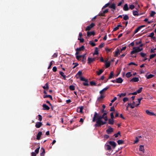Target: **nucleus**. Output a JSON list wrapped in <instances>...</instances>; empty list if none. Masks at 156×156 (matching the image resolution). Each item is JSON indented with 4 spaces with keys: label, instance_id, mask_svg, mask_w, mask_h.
<instances>
[{
    "label": "nucleus",
    "instance_id": "obj_16",
    "mask_svg": "<svg viewBox=\"0 0 156 156\" xmlns=\"http://www.w3.org/2000/svg\"><path fill=\"white\" fill-rule=\"evenodd\" d=\"M42 134V133L41 132H38V134H37V139L39 140H40V137L41 136V135Z\"/></svg>",
    "mask_w": 156,
    "mask_h": 156
},
{
    "label": "nucleus",
    "instance_id": "obj_25",
    "mask_svg": "<svg viewBox=\"0 0 156 156\" xmlns=\"http://www.w3.org/2000/svg\"><path fill=\"white\" fill-rule=\"evenodd\" d=\"M139 150L142 151L143 153H144V146L143 145H140L139 147Z\"/></svg>",
    "mask_w": 156,
    "mask_h": 156
},
{
    "label": "nucleus",
    "instance_id": "obj_8",
    "mask_svg": "<svg viewBox=\"0 0 156 156\" xmlns=\"http://www.w3.org/2000/svg\"><path fill=\"white\" fill-rule=\"evenodd\" d=\"M109 144L111 145L114 148L116 146L117 144L116 143L113 141H110L109 142Z\"/></svg>",
    "mask_w": 156,
    "mask_h": 156
},
{
    "label": "nucleus",
    "instance_id": "obj_2",
    "mask_svg": "<svg viewBox=\"0 0 156 156\" xmlns=\"http://www.w3.org/2000/svg\"><path fill=\"white\" fill-rule=\"evenodd\" d=\"M85 54L83 55H76V59L78 60H82L83 64H85L86 61V57L85 56Z\"/></svg>",
    "mask_w": 156,
    "mask_h": 156
},
{
    "label": "nucleus",
    "instance_id": "obj_15",
    "mask_svg": "<svg viewBox=\"0 0 156 156\" xmlns=\"http://www.w3.org/2000/svg\"><path fill=\"white\" fill-rule=\"evenodd\" d=\"M85 49V47L83 45L79 48H77L76 49V51H83Z\"/></svg>",
    "mask_w": 156,
    "mask_h": 156
},
{
    "label": "nucleus",
    "instance_id": "obj_24",
    "mask_svg": "<svg viewBox=\"0 0 156 156\" xmlns=\"http://www.w3.org/2000/svg\"><path fill=\"white\" fill-rule=\"evenodd\" d=\"M108 123L109 124L112 125L114 123V120L113 119H108Z\"/></svg>",
    "mask_w": 156,
    "mask_h": 156
},
{
    "label": "nucleus",
    "instance_id": "obj_21",
    "mask_svg": "<svg viewBox=\"0 0 156 156\" xmlns=\"http://www.w3.org/2000/svg\"><path fill=\"white\" fill-rule=\"evenodd\" d=\"M108 88L109 87H106L100 91V94H102L104 93V92L106 91Z\"/></svg>",
    "mask_w": 156,
    "mask_h": 156
},
{
    "label": "nucleus",
    "instance_id": "obj_35",
    "mask_svg": "<svg viewBox=\"0 0 156 156\" xmlns=\"http://www.w3.org/2000/svg\"><path fill=\"white\" fill-rule=\"evenodd\" d=\"M105 147L106 148V149L108 150H110L111 149V146L108 144H106L105 145Z\"/></svg>",
    "mask_w": 156,
    "mask_h": 156
},
{
    "label": "nucleus",
    "instance_id": "obj_43",
    "mask_svg": "<svg viewBox=\"0 0 156 156\" xmlns=\"http://www.w3.org/2000/svg\"><path fill=\"white\" fill-rule=\"evenodd\" d=\"M156 12L154 11H151V12L150 15V16L151 17H154V16Z\"/></svg>",
    "mask_w": 156,
    "mask_h": 156
},
{
    "label": "nucleus",
    "instance_id": "obj_44",
    "mask_svg": "<svg viewBox=\"0 0 156 156\" xmlns=\"http://www.w3.org/2000/svg\"><path fill=\"white\" fill-rule=\"evenodd\" d=\"M154 35V32L151 33L148 36V37L152 38Z\"/></svg>",
    "mask_w": 156,
    "mask_h": 156
},
{
    "label": "nucleus",
    "instance_id": "obj_12",
    "mask_svg": "<svg viewBox=\"0 0 156 156\" xmlns=\"http://www.w3.org/2000/svg\"><path fill=\"white\" fill-rule=\"evenodd\" d=\"M42 125V123L41 122H37L35 124V127L37 128H40Z\"/></svg>",
    "mask_w": 156,
    "mask_h": 156
},
{
    "label": "nucleus",
    "instance_id": "obj_33",
    "mask_svg": "<svg viewBox=\"0 0 156 156\" xmlns=\"http://www.w3.org/2000/svg\"><path fill=\"white\" fill-rule=\"evenodd\" d=\"M43 97L44 98H50L51 100H52V97L51 95H44Z\"/></svg>",
    "mask_w": 156,
    "mask_h": 156
},
{
    "label": "nucleus",
    "instance_id": "obj_37",
    "mask_svg": "<svg viewBox=\"0 0 156 156\" xmlns=\"http://www.w3.org/2000/svg\"><path fill=\"white\" fill-rule=\"evenodd\" d=\"M104 71V70L102 69H100L99 70V71H97L96 73H97V75H100Z\"/></svg>",
    "mask_w": 156,
    "mask_h": 156
},
{
    "label": "nucleus",
    "instance_id": "obj_45",
    "mask_svg": "<svg viewBox=\"0 0 156 156\" xmlns=\"http://www.w3.org/2000/svg\"><path fill=\"white\" fill-rule=\"evenodd\" d=\"M140 29H141L139 27H138L134 31V34H135L137 33L139 30H140Z\"/></svg>",
    "mask_w": 156,
    "mask_h": 156
},
{
    "label": "nucleus",
    "instance_id": "obj_42",
    "mask_svg": "<svg viewBox=\"0 0 156 156\" xmlns=\"http://www.w3.org/2000/svg\"><path fill=\"white\" fill-rule=\"evenodd\" d=\"M110 65V62H106L105 63L106 67L107 68L109 67Z\"/></svg>",
    "mask_w": 156,
    "mask_h": 156
},
{
    "label": "nucleus",
    "instance_id": "obj_50",
    "mask_svg": "<svg viewBox=\"0 0 156 156\" xmlns=\"http://www.w3.org/2000/svg\"><path fill=\"white\" fill-rule=\"evenodd\" d=\"M87 81H85V82H83V84L84 85V86H88L89 84H88V81L87 80Z\"/></svg>",
    "mask_w": 156,
    "mask_h": 156
},
{
    "label": "nucleus",
    "instance_id": "obj_17",
    "mask_svg": "<svg viewBox=\"0 0 156 156\" xmlns=\"http://www.w3.org/2000/svg\"><path fill=\"white\" fill-rule=\"evenodd\" d=\"M115 52V54L114 55V56L115 57H117L118 56V55H119L120 54L118 48L116 49Z\"/></svg>",
    "mask_w": 156,
    "mask_h": 156
},
{
    "label": "nucleus",
    "instance_id": "obj_5",
    "mask_svg": "<svg viewBox=\"0 0 156 156\" xmlns=\"http://www.w3.org/2000/svg\"><path fill=\"white\" fill-rule=\"evenodd\" d=\"M96 58H91L90 57H88L87 59L88 62V64H90L92 62L96 60Z\"/></svg>",
    "mask_w": 156,
    "mask_h": 156
},
{
    "label": "nucleus",
    "instance_id": "obj_51",
    "mask_svg": "<svg viewBox=\"0 0 156 156\" xmlns=\"http://www.w3.org/2000/svg\"><path fill=\"white\" fill-rule=\"evenodd\" d=\"M142 99H143V98H138V99L139 103H138V104H136V106L137 107L138 105H140V101H141V100H142Z\"/></svg>",
    "mask_w": 156,
    "mask_h": 156
},
{
    "label": "nucleus",
    "instance_id": "obj_56",
    "mask_svg": "<svg viewBox=\"0 0 156 156\" xmlns=\"http://www.w3.org/2000/svg\"><path fill=\"white\" fill-rule=\"evenodd\" d=\"M135 8V6L133 5H129V8L132 10Z\"/></svg>",
    "mask_w": 156,
    "mask_h": 156
},
{
    "label": "nucleus",
    "instance_id": "obj_57",
    "mask_svg": "<svg viewBox=\"0 0 156 156\" xmlns=\"http://www.w3.org/2000/svg\"><path fill=\"white\" fill-rule=\"evenodd\" d=\"M53 61H52L50 62V64H49V66L48 67V69H49L51 68V66L53 64Z\"/></svg>",
    "mask_w": 156,
    "mask_h": 156
},
{
    "label": "nucleus",
    "instance_id": "obj_30",
    "mask_svg": "<svg viewBox=\"0 0 156 156\" xmlns=\"http://www.w3.org/2000/svg\"><path fill=\"white\" fill-rule=\"evenodd\" d=\"M98 48L96 47L94 51V53L93 54V55H98Z\"/></svg>",
    "mask_w": 156,
    "mask_h": 156
},
{
    "label": "nucleus",
    "instance_id": "obj_64",
    "mask_svg": "<svg viewBox=\"0 0 156 156\" xmlns=\"http://www.w3.org/2000/svg\"><path fill=\"white\" fill-rule=\"evenodd\" d=\"M52 70L54 72H56L57 70V68L56 66L53 67Z\"/></svg>",
    "mask_w": 156,
    "mask_h": 156
},
{
    "label": "nucleus",
    "instance_id": "obj_49",
    "mask_svg": "<svg viewBox=\"0 0 156 156\" xmlns=\"http://www.w3.org/2000/svg\"><path fill=\"white\" fill-rule=\"evenodd\" d=\"M90 84L91 86H96V83L93 81L90 82Z\"/></svg>",
    "mask_w": 156,
    "mask_h": 156
},
{
    "label": "nucleus",
    "instance_id": "obj_34",
    "mask_svg": "<svg viewBox=\"0 0 156 156\" xmlns=\"http://www.w3.org/2000/svg\"><path fill=\"white\" fill-rule=\"evenodd\" d=\"M141 57L143 58H145L147 56V54L145 53L141 52L139 53Z\"/></svg>",
    "mask_w": 156,
    "mask_h": 156
},
{
    "label": "nucleus",
    "instance_id": "obj_23",
    "mask_svg": "<svg viewBox=\"0 0 156 156\" xmlns=\"http://www.w3.org/2000/svg\"><path fill=\"white\" fill-rule=\"evenodd\" d=\"M45 90H48L49 89V87L48 86V83H46L45 85L44 86L42 87Z\"/></svg>",
    "mask_w": 156,
    "mask_h": 156
},
{
    "label": "nucleus",
    "instance_id": "obj_63",
    "mask_svg": "<svg viewBox=\"0 0 156 156\" xmlns=\"http://www.w3.org/2000/svg\"><path fill=\"white\" fill-rule=\"evenodd\" d=\"M128 100V98L125 97L123 98V101L124 102H125L126 101H127Z\"/></svg>",
    "mask_w": 156,
    "mask_h": 156
},
{
    "label": "nucleus",
    "instance_id": "obj_58",
    "mask_svg": "<svg viewBox=\"0 0 156 156\" xmlns=\"http://www.w3.org/2000/svg\"><path fill=\"white\" fill-rule=\"evenodd\" d=\"M80 80L81 81H87V80L86 79L84 78L81 76L80 77Z\"/></svg>",
    "mask_w": 156,
    "mask_h": 156
},
{
    "label": "nucleus",
    "instance_id": "obj_54",
    "mask_svg": "<svg viewBox=\"0 0 156 156\" xmlns=\"http://www.w3.org/2000/svg\"><path fill=\"white\" fill-rule=\"evenodd\" d=\"M38 120H39L40 121H41L42 120V117L41 115H38Z\"/></svg>",
    "mask_w": 156,
    "mask_h": 156
},
{
    "label": "nucleus",
    "instance_id": "obj_32",
    "mask_svg": "<svg viewBox=\"0 0 156 156\" xmlns=\"http://www.w3.org/2000/svg\"><path fill=\"white\" fill-rule=\"evenodd\" d=\"M133 14L135 16H138L140 15L137 11H133Z\"/></svg>",
    "mask_w": 156,
    "mask_h": 156
},
{
    "label": "nucleus",
    "instance_id": "obj_47",
    "mask_svg": "<svg viewBox=\"0 0 156 156\" xmlns=\"http://www.w3.org/2000/svg\"><path fill=\"white\" fill-rule=\"evenodd\" d=\"M126 95V93H121L120 94H119L118 96H119L120 97H122L125 96Z\"/></svg>",
    "mask_w": 156,
    "mask_h": 156
},
{
    "label": "nucleus",
    "instance_id": "obj_55",
    "mask_svg": "<svg viewBox=\"0 0 156 156\" xmlns=\"http://www.w3.org/2000/svg\"><path fill=\"white\" fill-rule=\"evenodd\" d=\"M40 148V147H39L37 148L35 150V152L36 154H38L39 153V150Z\"/></svg>",
    "mask_w": 156,
    "mask_h": 156
},
{
    "label": "nucleus",
    "instance_id": "obj_48",
    "mask_svg": "<svg viewBox=\"0 0 156 156\" xmlns=\"http://www.w3.org/2000/svg\"><path fill=\"white\" fill-rule=\"evenodd\" d=\"M143 88L142 87H140V88L139 89L137 90L136 91L137 93H140L141 92Z\"/></svg>",
    "mask_w": 156,
    "mask_h": 156
},
{
    "label": "nucleus",
    "instance_id": "obj_61",
    "mask_svg": "<svg viewBox=\"0 0 156 156\" xmlns=\"http://www.w3.org/2000/svg\"><path fill=\"white\" fill-rule=\"evenodd\" d=\"M126 54V53H124L122 55H120L119 57L120 58H122L124 57Z\"/></svg>",
    "mask_w": 156,
    "mask_h": 156
},
{
    "label": "nucleus",
    "instance_id": "obj_20",
    "mask_svg": "<svg viewBox=\"0 0 156 156\" xmlns=\"http://www.w3.org/2000/svg\"><path fill=\"white\" fill-rule=\"evenodd\" d=\"M154 76V75L151 74H150L148 75H147V74H146L145 75V77L147 78V79H149L153 77Z\"/></svg>",
    "mask_w": 156,
    "mask_h": 156
},
{
    "label": "nucleus",
    "instance_id": "obj_6",
    "mask_svg": "<svg viewBox=\"0 0 156 156\" xmlns=\"http://www.w3.org/2000/svg\"><path fill=\"white\" fill-rule=\"evenodd\" d=\"M113 131V129L110 126H109L108 128L106 130L107 133L108 134H111Z\"/></svg>",
    "mask_w": 156,
    "mask_h": 156
},
{
    "label": "nucleus",
    "instance_id": "obj_3",
    "mask_svg": "<svg viewBox=\"0 0 156 156\" xmlns=\"http://www.w3.org/2000/svg\"><path fill=\"white\" fill-rule=\"evenodd\" d=\"M133 50L131 51L130 55H132L134 53L139 52L143 50V48H140V47H134L133 48Z\"/></svg>",
    "mask_w": 156,
    "mask_h": 156
},
{
    "label": "nucleus",
    "instance_id": "obj_52",
    "mask_svg": "<svg viewBox=\"0 0 156 156\" xmlns=\"http://www.w3.org/2000/svg\"><path fill=\"white\" fill-rule=\"evenodd\" d=\"M124 0H122L118 4V6H120L122 4L124 3Z\"/></svg>",
    "mask_w": 156,
    "mask_h": 156
},
{
    "label": "nucleus",
    "instance_id": "obj_9",
    "mask_svg": "<svg viewBox=\"0 0 156 156\" xmlns=\"http://www.w3.org/2000/svg\"><path fill=\"white\" fill-rule=\"evenodd\" d=\"M95 34V32L94 31H88L87 32V36L88 37H90L92 35L94 36Z\"/></svg>",
    "mask_w": 156,
    "mask_h": 156
},
{
    "label": "nucleus",
    "instance_id": "obj_31",
    "mask_svg": "<svg viewBox=\"0 0 156 156\" xmlns=\"http://www.w3.org/2000/svg\"><path fill=\"white\" fill-rule=\"evenodd\" d=\"M129 106H130V108H134V106L132 105V104L129 103L128 104L127 106H126V110H128V108L129 107Z\"/></svg>",
    "mask_w": 156,
    "mask_h": 156
},
{
    "label": "nucleus",
    "instance_id": "obj_7",
    "mask_svg": "<svg viewBox=\"0 0 156 156\" xmlns=\"http://www.w3.org/2000/svg\"><path fill=\"white\" fill-rule=\"evenodd\" d=\"M139 78L138 77H135L132 78L130 81L131 82H137L139 81Z\"/></svg>",
    "mask_w": 156,
    "mask_h": 156
},
{
    "label": "nucleus",
    "instance_id": "obj_53",
    "mask_svg": "<svg viewBox=\"0 0 156 156\" xmlns=\"http://www.w3.org/2000/svg\"><path fill=\"white\" fill-rule=\"evenodd\" d=\"M73 65H75L72 68L74 69L77 66L79 65V64L77 63H73Z\"/></svg>",
    "mask_w": 156,
    "mask_h": 156
},
{
    "label": "nucleus",
    "instance_id": "obj_40",
    "mask_svg": "<svg viewBox=\"0 0 156 156\" xmlns=\"http://www.w3.org/2000/svg\"><path fill=\"white\" fill-rule=\"evenodd\" d=\"M156 56V54L155 53L150 55V58L149 59V61H150V59H151L152 58H154Z\"/></svg>",
    "mask_w": 156,
    "mask_h": 156
},
{
    "label": "nucleus",
    "instance_id": "obj_38",
    "mask_svg": "<svg viewBox=\"0 0 156 156\" xmlns=\"http://www.w3.org/2000/svg\"><path fill=\"white\" fill-rule=\"evenodd\" d=\"M123 16H124V17H123V19L125 20H126L129 19V17L127 15H123Z\"/></svg>",
    "mask_w": 156,
    "mask_h": 156
},
{
    "label": "nucleus",
    "instance_id": "obj_22",
    "mask_svg": "<svg viewBox=\"0 0 156 156\" xmlns=\"http://www.w3.org/2000/svg\"><path fill=\"white\" fill-rule=\"evenodd\" d=\"M42 151V152L40 154V155L41 156H44L45 153V150L43 148H41V151Z\"/></svg>",
    "mask_w": 156,
    "mask_h": 156
},
{
    "label": "nucleus",
    "instance_id": "obj_11",
    "mask_svg": "<svg viewBox=\"0 0 156 156\" xmlns=\"http://www.w3.org/2000/svg\"><path fill=\"white\" fill-rule=\"evenodd\" d=\"M109 7L111 9H112L114 10H112L113 12L116 9L115 4V3H112V5L109 6Z\"/></svg>",
    "mask_w": 156,
    "mask_h": 156
},
{
    "label": "nucleus",
    "instance_id": "obj_28",
    "mask_svg": "<svg viewBox=\"0 0 156 156\" xmlns=\"http://www.w3.org/2000/svg\"><path fill=\"white\" fill-rule=\"evenodd\" d=\"M132 76L130 72L127 73L126 74V76L127 78H129Z\"/></svg>",
    "mask_w": 156,
    "mask_h": 156
},
{
    "label": "nucleus",
    "instance_id": "obj_39",
    "mask_svg": "<svg viewBox=\"0 0 156 156\" xmlns=\"http://www.w3.org/2000/svg\"><path fill=\"white\" fill-rule=\"evenodd\" d=\"M114 76V73L113 72H111L108 78V79H110L112 78Z\"/></svg>",
    "mask_w": 156,
    "mask_h": 156
},
{
    "label": "nucleus",
    "instance_id": "obj_14",
    "mask_svg": "<svg viewBox=\"0 0 156 156\" xmlns=\"http://www.w3.org/2000/svg\"><path fill=\"white\" fill-rule=\"evenodd\" d=\"M116 83H120L123 81V80L121 77H119L116 79Z\"/></svg>",
    "mask_w": 156,
    "mask_h": 156
},
{
    "label": "nucleus",
    "instance_id": "obj_62",
    "mask_svg": "<svg viewBox=\"0 0 156 156\" xmlns=\"http://www.w3.org/2000/svg\"><path fill=\"white\" fill-rule=\"evenodd\" d=\"M78 40L80 41V43H83L84 42V39L83 38H78Z\"/></svg>",
    "mask_w": 156,
    "mask_h": 156
},
{
    "label": "nucleus",
    "instance_id": "obj_27",
    "mask_svg": "<svg viewBox=\"0 0 156 156\" xmlns=\"http://www.w3.org/2000/svg\"><path fill=\"white\" fill-rule=\"evenodd\" d=\"M117 142L119 145L122 144H124V141L122 140H119L117 141Z\"/></svg>",
    "mask_w": 156,
    "mask_h": 156
},
{
    "label": "nucleus",
    "instance_id": "obj_60",
    "mask_svg": "<svg viewBox=\"0 0 156 156\" xmlns=\"http://www.w3.org/2000/svg\"><path fill=\"white\" fill-rule=\"evenodd\" d=\"M133 65L136 66H137V65L133 62H131L129 63L128 65L130 66L131 65Z\"/></svg>",
    "mask_w": 156,
    "mask_h": 156
},
{
    "label": "nucleus",
    "instance_id": "obj_46",
    "mask_svg": "<svg viewBox=\"0 0 156 156\" xmlns=\"http://www.w3.org/2000/svg\"><path fill=\"white\" fill-rule=\"evenodd\" d=\"M82 74V72L81 71H79L78 72L76 75L79 76V77H80L81 76Z\"/></svg>",
    "mask_w": 156,
    "mask_h": 156
},
{
    "label": "nucleus",
    "instance_id": "obj_59",
    "mask_svg": "<svg viewBox=\"0 0 156 156\" xmlns=\"http://www.w3.org/2000/svg\"><path fill=\"white\" fill-rule=\"evenodd\" d=\"M139 141V139H138V138L137 137H136V140L134 141V144L137 143Z\"/></svg>",
    "mask_w": 156,
    "mask_h": 156
},
{
    "label": "nucleus",
    "instance_id": "obj_18",
    "mask_svg": "<svg viewBox=\"0 0 156 156\" xmlns=\"http://www.w3.org/2000/svg\"><path fill=\"white\" fill-rule=\"evenodd\" d=\"M123 9L125 11H127L129 10V8L128 7V5L127 4H125L123 8Z\"/></svg>",
    "mask_w": 156,
    "mask_h": 156
},
{
    "label": "nucleus",
    "instance_id": "obj_36",
    "mask_svg": "<svg viewBox=\"0 0 156 156\" xmlns=\"http://www.w3.org/2000/svg\"><path fill=\"white\" fill-rule=\"evenodd\" d=\"M69 89L71 90H75V87L74 85H71L69 86Z\"/></svg>",
    "mask_w": 156,
    "mask_h": 156
},
{
    "label": "nucleus",
    "instance_id": "obj_41",
    "mask_svg": "<svg viewBox=\"0 0 156 156\" xmlns=\"http://www.w3.org/2000/svg\"><path fill=\"white\" fill-rule=\"evenodd\" d=\"M89 44H90L93 47L96 45V44L92 41H90L89 42Z\"/></svg>",
    "mask_w": 156,
    "mask_h": 156
},
{
    "label": "nucleus",
    "instance_id": "obj_29",
    "mask_svg": "<svg viewBox=\"0 0 156 156\" xmlns=\"http://www.w3.org/2000/svg\"><path fill=\"white\" fill-rule=\"evenodd\" d=\"M83 109V107H80L79 108L77 109V111L79 112L82 113Z\"/></svg>",
    "mask_w": 156,
    "mask_h": 156
},
{
    "label": "nucleus",
    "instance_id": "obj_13",
    "mask_svg": "<svg viewBox=\"0 0 156 156\" xmlns=\"http://www.w3.org/2000/svg\"><path fill=\"white\" fill-rule=\"evenodd\" d=\"M146 112L147 115H156L154 113L150 112L148 110H146Z\"/></svg>",
    "mask_w": 156,
    "mask_h": 156
},
{
    "label": "nucleus",
    "instance_id": "obj_10",
    "mask_svg": "<svg viewBox=\"0 0 156 156\" xmlns=\"http://www.w3.org/2000/svg\"><path fill=\"white\" fill-rule=\"evenodd\" d=\"M43 110H49L50 109L49 107L46 104H44L42 105Z\"/></svg>",
    "mask_w": 156,
    "mask_h": 156
},
{
    "label": "nucleus",
    "instance_id": "obj_26",
    "mask_svg": "<svg viewBox=\"0 0 156 156\" xmlns=\"http://www.w3.org/2000/svg\"><path fill=\"white\" fill-rule=\"evenodd\" d=\"M105 97L104 95H101L98 98V100L99 101H101Z\"/></svg>",
    "mask_w": 156,
    "mask_h": 156
},
{
    "label": "nucleus",
    "instance_id": "obj_1",
    "mask_svg": "<svg viewBox=\"0 0 156 156\" xmlns=\"http://www.w3.org/2000/svg\"><path fill=\"white\" fill-rule=\"evenodd\" d=\"M102 119L103 118L101 115H99V114L96 112H94L92 121L96 122V123L94 125L95 127H101L102 125L107 123L106 122L102 121Z\"/></svg>",
    "mask_w": 156,
    "mask_h": 156
},
{
    "label": "nucleus",
    "instance_id": "obj_19",
    "mask_svg": "<svg viewBox=\"0 0 156 156\" xmlns=\"http://www.w3.org/2000/svg\"><path fill=\"white\" fill-rule=\"evenodd\" d=\"M59 74L63 77V79L64 80H66V76L64 74L63 72L62 71H60Z\"/></svg>",
    "mask_w": 156,
    "mask_h": 156
},
{
    "label": "nucleus",
    "instance_id": "obj_4",
    "mask_svg": "<svg viewBox=\"0 0 156 156\" xmlns=\"http://www.w3.org/2000/svg\"><path fill=\"white\" fill-rule=\"evenodd\" d=\"M95 24L94 23H92L90 24L87 26L85 29V31L90 30L92 27H94Z\"/></svg>",
    "mask_w": 156,
    "mask_h": 156
}]
</instances>
